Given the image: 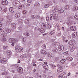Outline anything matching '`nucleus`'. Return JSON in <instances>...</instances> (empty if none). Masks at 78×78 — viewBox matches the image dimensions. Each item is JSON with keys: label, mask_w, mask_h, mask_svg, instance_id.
<instances>
[{"label": "nucleus", "mask_w": 78, "mask_h": 78, "mask_svg": "<svg viewBox=\"0 0 78 78\" xmlns=\"http://www.w3.org/2000/svg\"><path fill=\"white\" fill-rule=\"evenodd\" d=\"M16 50H18L19 52L20 53H22L23 51V48L20 46H17L15 47Z\"/></svg>", "instance_id": "obj_1"}, {"label": "nucleus", "mask_w": 78, "mask_h": 78, "mask_svg": "<svg viewBox=\"0 0 78 78\" xmlns=\"http://www.w3.org/2000/svg\"><path fill=\"white\" fill-rule=\"evenodd\" d=\"M9 43H12V42L16 43L19 41V39H18L15 38H10L9 40Z\"/></svg>", "instance_id": "obj_2"}, {"label": "nucleus", "mask_w": 78, "mask_h": 78, "mask_svg": "<svg viewBox=\"0 0 78 78\" xmlns=\"http://www.w3.org/2000/svg\"><path fill=\"white\" fill-rule=\"evenodd\" d=\"M57 66L58 67V68L57 70V72L58 73L62 72L63 71V67L62 66L59 65H57Z\"/></svg>", "instance_id": "obj_3"}, {"label": "nucleus", "mask_w": 78, "mask_h": 78, "mask_svg": "<svg viewBox=\"0 0 78 78\" xmlns=\"http://www.w3.org/2000/svg\"><path fill=\"white\" fill-rule=\"evenodd\" d=\"M7 59L5 58H3L1 59L0 60V62L1 64H5L7 63Z\"/></svg>", "instance_id": "obj_4"}, {"label": "nucleus", "mask_w": 78, "mask_h": 78, "mask_svg": "<svg viewBox=\"0 0 78 78\" xmlns=\"http://www.w3.org/2000/svg\"><path fill=\"white\" fill-rule=\"evenodd\" d=\"M35 30L36 31H38V30L41 33H44L45 32V30H44L43 28H37V27H35Z\"/></svg>", "instance_id": "obj_5"}, {"label": "nucleus", "mask_w": 78, "mask_h": 78, "mask_svg": "<svg viewBox=\"0 0 78 78\" xmlns=\"http://www.w3.org/2000/svg\"><path fill=\"white\" fill-rule=\"evenodd\" d=\"M17 71L19 73H23V69L22 67H19L18 68Z\"/></svg>", "instance_id": "obj_6"}, {"label": "nucleus", "mask_w": 78, "mask_h": 78, "mask_svg": "<svg viewBox=\"0 0 78 78\" xmlns=\"http://www.w3.org/2000/svg\"><path fill=\"white\" fill-rule=\"evenodd\" d=\"M58 49L60 51H66V50L64 49V46L62 45H60L58 47Z\"/></svg>", "instance_id": "obj_7"}, {"label": "nucleus", "mask_w": 78, "mask_h": 78, "mask_svg": "<svg viewBox=\"0 0 78 78\" xmlns=\"http://www.w3.org/2000/svg\"><path fill=\"white\" fill-rule=\"evenodd\" d=\"M2 5H6L8 4V1L6 0H2Z\"/></svg>", "instance_id": "obj_8"}, {"label": "nucleus", "mask_w": 78, "mask_h": 78, "mask_svg": "<svg viewBox=\"0 0 78 78\" xmlns=\"http://www.w3.org/2000/svg\"><path fill=\"white\" fill-rule=\"evenodd\" d=\"M67 20H69V21H73L74 19L73 18V17L70 16H68L67 19Z\"/></svg>", "instance_id": "obj_9"}, {"label": "nucleus", "mask_w": 78, "mask_h": 78, "mask_svg": "<svg viewBox=\"0 0 78 78\" xmlns=\"http://www.w3.org/2000/svg\"><path fill=\"white\" fill-rule=\"evenodd\" d=\"M70 29L72 31H76V26H72L70 27Z\"/></svg>", "instance_id": "obj_10"}, {"label": "nucleus", "mask_w": 78, "mask_h": 78, "mask_svg": "<svg viewBox=\"0 0 78 78\" xmlns=\"http://www.w3.org/2000/svg\"><path fill=\"white\" fill-rule=\"evenodd\" d=\"M73 23V21H69V22L67 23V24L69 26H70Z\"/></svg>", "instance_id": "obj_11"}, {"label": "nucleus", "mask_w": 78, "mask_h": 78, "mask_svg": "<svg viewBox=\"0 0 78 78\" xmlns=\"http://www.w3.org/2000/svg\"><path fill=\"white\" fill-rule=\"evenodd\" d=\"M46 65V66H45V64H43V67L44 68L45 70H48V65Z\"/></svg>", "instance_id": "obj_12"}, {"label": "nucleus", "mask_w": 78, "mask_h": 78, "mask_svg": "<svg viewBox=\"0 0 78 78\" xmlns=\"http://www.w3.org/2000/svg\"><path fill=\"white\" fill-rule=\"evenodd\" d=\"M12 27L13 28L16 29V24L14 23H12L11 24Z\"/></svg>", "instance_id": "obj_13"}, {"label": "nucleus", "mask_w": 78, "mask_h": 78, "mask_svg": "<svg viewBox=\"0 0 78 78\" xmlns=\"http://www.w3.org/2000/svg\"><path fill=\"white\" fill-rule=\"evenodd\" d=\"M58 15L57 14H55L54 15V16H53V19L54 20H56L58 18Z\"/></svg>", "instance_id": "obj_14"}, {"label": "nucleus", "mask_w": 78, "mask_h": 78, "mask_svg": "<svg viewBox=\"0 0 78 78\" xmlns=\"http://www.w3.org/2000/svg\"><path fill=\"white\" fill-rule=\"evenodd\" d=\"M76 36H77V32H75L73 34L72 36L73 38H75Z\"/></svg>", "instance_id": "obj_15"}, {"label": "nucleus", "mask_w": 78, "mask_h": 78, "mask_svg": "<svg viewBox=\"0 0 78 78\" xmlns=\"http://www.w3.org/2000/svg\"><path fill=\"white\" fill-rule=\"evenodd\" d=\"M7 53L8 56H9V57H10V56H11V54L12 53L11 51H8L7 52Z\"/></svg>", "instance_id": "obj_16"}, {"label": "nucleus", "mask_w": 78, "mask_h": 78, "mask_svg": "<svg viewBox=\"0 0 78 78\" xmlns=\"http://www.w3.org/2000/svg\"><path fill=\"white\" fill-rule=\"evenodd\" d=\"M1 37H6L7 36V33H4L2 34L1 35Z\"/></svg>", "instance_id": "obj_17"}, {"label": "nucleus", "mask_w": 78, "mask_h": 78, "mask_svg": "<svg viewBox=\"0 0 78 78\" xmlns=\"http://www.w3.org/2000/svg\"><path fill=\"white\" fill-rule=\"evenodd\" d=\"M20 16V14L19 13H17L15 15V17L16 18H19Z\"/></svg>", "instance_id": "obj_18"}, {"label": "nucleus", "mask_w": 78, "mask_h": 78, "mask_svg": "<svg viewBox=\"0 0 78 78\" xmlns=\"http://www.w3.org/2000/svg\"><path fill=\"white\" fill-rule=\"evenodd\" d=\"M66 59H63L60 60V62H61L62 64H65V63L66 62Z\"/></svg>", "instance_id": "obj_19"}, {"label": "nucleus", "mask_w": 78, "mask_h": 78, "mask_svg": "<svg viewBox=\"0 0 78 78\" xmlns=\"http://www.w3.org/2000/svg\"><path fill=\"white\" fill-rule=\"evenodd\" d=\"M47 55L49 58H51L52 57V54L50 52L48 53Z\"/></svg>", "instance_id": "obj_20"}, {"label": "nucleus", "mask_w": 78, "mask_h": 78, "mask_svg": "<svg viewBox=\"0 0 78 78\" xmlns=\"http://www.w3.org/2000/svg\"><path fill=\"white\" fill-rule=\"evenodd\" d=\"M6 32L7 33H11V29H6L5 30Z\"/></svg>", "instance_id": "obj_21"}, {"label": "nucleus", "mask_w": 78, "mask_h": 78, "mask_svg": "<svg viewBox=\"0 0 78 78\" xmlns=\"http://www.w3.org/2000/svg\"><path fill=\"white\" fill-rule=\"evenodd\" d=\"M56 27H57V29L58 30H60V26H59V24L57 23L56 25Z\"/></svg>", "instance_id": "obj_22"}, {"label": "nucleus", "mask_w": 78, "mask_h": 78, "mask_svg": "<svg viewBox=\"0 0 78 78\" xmlns=\"http://www.w3.org/2000/svg\"><path fill=\"white\" fill-rule=\"evenodd\" d=\"M8 74V73L6 72H2V75H7Z\"/></svg>", "instance_id": "obj_23"}, {"label": "nucleus", "mask_w": 78, "mask_h": 78, "mask_svg": "<svg viewBox=\"0 0 78 78\" xmlns=\"http://www.w3.org/2000/svg\"><path fill=\"white\" fill-rule=\"evenodd\" d=\"M74 46V45H73V44H70L69 46V48H73V47Z\"/></svg>", "instance_id": "obj_24"}, {"label": "nucleus", "mask_w": 78, "mask_h": 78, "mask_svg": "<svg viewBox=\"0 0 78 78\" xmlns=\"http://www.w3.org/2000/svg\"><path fill=\"white\" fill-rule=\"evenodd\" d=\"M66 59L68 61H72L73 60V58H72V57H68L66 58Z\"/></svg>", "instance_id": "obj_25"}, {"label": "nucleus", "mask_w": 78, "mask_h": 78, "mask_svg": "<svg viewBox=\"0 0 78 78\" xmlns=\"http://www.w3.org/2000/svg\"><path fill=\"white\" fill-rule=\"evenodd\" d=\"M58 12L60 14H62L64 12V10L63 9H60L58 11Z\"/></svg>", "instance_id": "obj_26"}, {"label": "nucleus", "mask_w": 78, "mask_h": 78, "mask_svg": "<svg viewBox=\"0 0 78 78\" xmlns=\"http://www.w3.org/2000/svg\"><path fill=\"white\" fill-rule=\"evenodd\" d=\"M78 9V8L77 7H74L73 9V11H77Z\"/></svg>", "instance_id": "obj_27"}, {"label": "nucleus", "mask_w": 78, "mask_h": 78, "mask_svg": "<svg viewBox=\"0 0 78 78\" xmlns=\"http://www.w3.org/2000/svg\"><path fill=\"white\" fill-rule=\"evenodd\" d=\"M41 26L42 28H45L46 27V25L44 23L41 24Z\"/></svg>", "instance_id": "obj_28"}, {"label": "nucleus", "mask_w": 78, "mask_h": 78, "mask_svg": "<svg viewBox=\"0 0 78 78\" xmlns=\"http://www.w3.org/2000/svg\"><path fill=\"white\" fill-rule=\"evenodd\" d=\"M5 29L3 28H0V33L4 32Z\"/></svg>", "instance_id": "obj_29"}, {"label": "nucleus", "mask_w": 78, "mask_h": 78, "mask_svg": "<svg viewBox=\"0 0 78 78\" xmlns=\"http://www.w3.org/2000/svg\"><path fill=\"white\" fill-rule=\"evenodd\" d=\"M22 41L23 42H26V41H27V37H23L22 39Z\"/></svg>", "instance_id": "obj_30"}, {"label": "nucleus", "mask_w": 78, "mask_h": 78, "mask_svg": "<svg viewBox=\"0 0 78 78\" xmlns=\"http://www.w3.org/2000/svg\"><path fill=\"white\" fill-rule=\"evenodd\" d=\"M13 8L12 7H11L9 9V11L10 12H14V10H13Z\"/></svg>", "instance_id": "obj_31"}, {"label": "nucleus", "mask_w": 78, "mask_h": 78, "mask_svg": "<svg viewBox=\"0 0 78 78\" xmlns=\"http://www.w3.org/2000/svg\"><path fill=\"white\" fill-rule=\"evenodd\" d=\"M69 8H70V6L69 5H66L65 7V9L66 10H67V9H69Z\"/></svg>", "instance_id": "obj_32"}, {"label": "nucleus", "mask_w": 78, "mask_h": 78, "mask_svg": "<svg viewBox=\"0 0 78 78\" xmlns=\"http://www.w3.org/2000/svg\"><path fill=\"white\" fill-rule=\"evenodd\" d=\"M63 54L66 55H68L69 54V52L68 51L65 52L63 53Z\"/></svg>", "instance_id": "obj_33"}, {"label": "nucleus", "mask_w": 78, "mask_h": 78, "mask_svg": "<svg viewBox=\"0 0 78 78\" xmlns=\"http://www.w3.org/2000/svg\"><path fill=\"white\" fill-rule=\"evenodd\" d=\"M55 33V30H53L52 31H51V32H50L49 33V34L51 35H53V34H54Z\"/></svg>", "instance_id": "obj_34"}, {"label": "nucleus", "mask_w": 78, "mask_h": 78, "mask_svg": "<svg viewBox=\"0 0 78 78\" xmlns=\"http://www.w3.org/2000/svg\"><path fill=\"white\" fill-rule=\"evenodd\" d=\"M75 41H74L73 40H71L69 41V43L70 44H74V43Z\"/></svg>", "instance_id": "obj_35"}, {"label": "nucleus", "mask_w": 78, "mask_h": 78, "mask_svg": "<svg viewBox=\"0 0 78 78\" xmlns=\"http://www.w3.org/2000/svg\"><path fill=\"white\" fill-rule=\"evenodd\" d=\"M58 45V43H54L52 44V45L53 47H55V46H56Z\"/></svg>", "instance_id": "obj_36"}, {"label": "nucleus", "mask_w": 78, "mask_h": 78, "mask_svg": "<svg viewBox=\"0 0 78 78\" xmlns=\"http://www.w3.org/2000/svg\"><path fill=\"white\" fill-rule=\"evenodd\" d=\"M23 7H24V5H21L19 7V9H22V8H23Z\"/></svg>", "instance_id": "obj_37"}, {"label": "nucleus", "mask_w": 78, "mask_h": 78, "mask_svg": "<svg viewBox=\"0 0 78 78\" xmlns=\"http://www.w3.org/2000/svg\"><path fill=\"white\" fill-rule=\"evenodd\" d=\"M53 15L52 14H51L50 15V20H52V19H53Z\"/></svg>", "instance_id": "obj_38"}, {"label": "nucleus", "mask_w": 78, "mask_h": 78, "mask_svg": "<svg viewBox=\"0 0 78 78\" xmlns=\"http://www.w3.org/2000/svg\"><path fill=\"white\" fill-rule=\"evenodd\" d=\"M34 5L35 6H39L40 5V4H39V3L38 2L34 4Z\"/></svg>", "instance_id": "obj_39"}, {"label": "nucleus", "mask_w": 78, "mask_h": 78, "mask_svg": "<svg viewBox=\"0 0 78 78\" xmlns=\"http://www.w3.org/2000/svg\"><path fill=\"white\" fill-rule=\"evenodd\" d=\"M41 53H42V54H44V53L46 54L47 53V52H46L44 50H42V51H41Z\"/></svg>", "instance_id": "obj_40"}, {"label": "nucleus", "mask_w": 78, "mask_h": 78, "mask_svg": "<svg viewBox=\"0 0 78 78\" xmlns=\"http://www.w3.org/2000/svg\"><path fill=\"white\" fill-rule=\"evenodd\" d=\"M25 35L26 36H29L30 34L28 33H25Z\"/></svg>", "instance_id": "obj_41"}, {"label": "nucleus", "mask_w": 78, "mask_h": 78, "mask_svg": "<svg viewBox=\"0 0 78 78\" xmlns=\"http://www.w3.org/2000/svg\"><path fill=\"white\" fill-rule=\"evenodd\" d=\"M18 22L19 23H21L22 22V20L21 19H19L18 20Z\"/></svg>", "instance_id": "obj_42"}, {"label": "nucleus", "mask_w": 78, "mask_h": 78, "mask_svg": "<svg viewBox=\"0 0 78 78\" xmlns=\"http://www.w3.org/2000/svg\"><path fill=\"white\" fill-rule=\"evenodd\" d=\"M25 22L26 23H28L29 22L28 21V19L25 20Z\"/></svg>", "instance_id": "obj_43"}, {"label": "nucleus", "mask_w": 78, "mask_h": 78, "mask_svg": "<svg viewBox=\"0 0 78 78\" xmlns=\"http://www.w3.org/2000/svg\"><path fill=\"white\" fill-rule=\"evenodd\" d=\"M48 29H50L51 28V25H48Z\"/></svg>", "instance_id": "obj_44"}, {"label": "nucleus", "mask_w": 78, "mask_h": 78, "mask_svg": "<svg viewBox=\"0 0 78 78\" xmlns=\"http://www.w3.org/2000/svg\"><path fill=\"white\" fill-rule=\"evenodd\" d=\"M52 67L54 69H56V66H55V65H53L52 66Z\"/></svg>", "instance_id": "obj_45"}, {"label": "nucleus", "mask_w": 78, "mask_h": 78, "mask_svg": "<svg viewBox=\"0 0 78 78\" xmlns=\"http://www.w3.org/2000/svg\"><path fill=\"white\" fill-rule=\"evenodd\" d=\"M2 70H5V69H6V68H5V66H2Z\"/></svg>", "instance_id": "obj_46"}, {"label": "nucleus", "mask_w": 78, "mask_h": 78, "mask_svg": "<svg viewBox=\"0 0 78 78\" xmlns=\"http://www.w3.org/2000/svg\"><path fill=\"white\" fill-rule=\"evenodd\" d=\"M42 48H44L45 49V48H46V46H45V44H43L42 46Z\"/></svg>", "instance_id": "obj_47"}, {"label": "nucleus", "mask_w": 78, "mask_h": 78, "mask_svg": "<svg viewBox=\"0 0 78 78\" xmlns=\"http://www.w3.org/2000/svg\"><path fill=\"white\" fill-rule=\"evenodd\" d=\"M74 18L75 19H76L77 20H78V16L76 15L74 16Z\"/></svg>", "instance_id": "obj_48"}, {"label": "nucleus", "mask_w": 78, "mask_h": 78, "mask_svg": "<svg viewBox=\"0 0 78 78\" xmlns=\"http://www.w3.org/2000/svg\"><path fill=\"white\" fill-rule=\"evenodd\" d=\"M53 51H58V49L56 48H55L53 50Z\"/></svg>", "instance_id": "obj_49"}, {"label": "nucleus", "mask_w": 78, "mask_h": 78, "mask_svg": "<svg viewBox=\"0 0 78 78\" xmlns=\"http://www.w3.org/2000/svg\"><path fill=\"white\" fill-rule=\"evenodd\" d=\"M22 57L23 58H26V55L25 54H23V55Z\"/></svg>", "instance_id": "obj_50"}, {"label": "nucleus", "mask_w": 78, "mask_h": 78, "mask_svg": "<svg viewBox=\"0 0 78 78\" xmlns=\"http://www.w3.org/2000/svg\"><path fill=\"white\" fill-rule=\"evenodd\" d=\"M23 14H26V13H27V11L26 10H23Z\"/></svg>", "instance_id": "obj_51"}, {"label": "nucleus", "mask_w": 78, "mask_h": 78, "mask_svg": "<svg viewBox=\"0 0 78 78\" xmlns=\"http://www.w3.org/2000/svg\"><path fill=\"white\" fill-rule=\"evenodd\" d=\"M27 2L29 3H31V2H32V1L31 0H27Z\"/></svg>", "instance_id": "obj_52"}, {"label": "nucleus", "mask_w": 78, "mask_h": 78, "mask_svg": "<svg viewBox=\"0 0 78 78\" xmlns=\"http://www.w3.org/2000/svg\"><path fill=\"white\" fill-rule=\"evenodd\" d=\"M49 5L46 4L44 6V8H48V7H49Z\"/></svg>", "instance_id": "obj_53"}, {"label": "nucleus", "mask_w": 78, "mask_h": 78, "mask_svg": "<svg viewBox=\"0 0 78 78\" xmlns=\"http://www.w3.org/2000/svg\"><path fill=\"white\" fill-rule=\"evenodd\" d=\"M46 20L47 21H49V17L48 16H47L46 18Z\"/></svg>", "instance_id": "obj_54"}, {"label": "nucleus", "mask_w": 78, "mask_h": 78, "mask_svg": "<svg viewBox=\"0 0 78 78\" xmlns=\"http://www.w3.org/2000/svg\"><path fill=\"white\" fill-rule=\"evenodd\" d=\"M38 73H35L34 74V76H38Z\"/></svg>", "instance_id": "obj_55"}, {"label": "nucleus", "mask_w": 78, "mask_h": 78, "mask_svg": "<svg viewBox=\"0 0 78 78\" xmlns=\"http://www.w3.org/2000/svg\"><path fill=\"white\" fill-rule=\"evenodd\" d=\"M3 48L5 50H6V49L7 48V46H3Z\"/></svg>", "instance_id": "obj_56"}, {"label": "nucleus", "mask_w": 78, "mask_h": 78, "mask_svg": "<svg viewBox=\"0 0 78 78\" xmlns=\"http://www.w3.org/2000/svg\"><path fill=\"white\" fill-rule=\"evenodd\" d=\"M58 36V37H59V36H61V33H58V35H57Z\"/></svg>", "instance_id": "obj_57"}, {"label": "nucleus", "mask_w": 78, "mask_h": 78, "mask_svg": "<svg viewBox=\"0 0 78 78\" xmlns=\"http://www.w3.org/2000/svg\"><path fill=\"white\" fill-rule=\"evenodd\" d=\"M55 59L56 61H58V60H59V58L56 57L55 58Z\"/></svg>", "instance_id": "obj_58"}, {"label": "nucleus", "mask_w": 78, "mask_h": 78, "mask_svg": "<svg viewBox=\"0 0 78 78\" xmlns=\"http://www.w3.org/2000/svg\"><path fill=\"white\" fill-rule=\"evenodd\" d=\"M52 12H56V10L55 9H54L52 10Z\"/></svg>", "instance_id": "obj_59"}, {"label": "nucleus", "mask_w": 78, "mask_h": 78, "mask_svg": "<svg viewBox=\"0 0 78 78\" xmlns=\"http://www.w3.org/2000/svg\"><path fill=\"white\" fill-rule=\"evenodd\" d=\"M62 39L63 41L64 42L65 41V39H66V37H63Z\"/></svg>", "instance_id": "obj_60"}, {"label": "nucleus", "mask_w": 78, "mask_h": 78, "mask_svg": "<svg viewBox=\"0 0 78 78\" xmlns=\"http://www.w3.org/2000/svg\"><path fill=\"white\" fill-rule=\"evenodd\" d=\"M37 78H42V76L41 75H39L37 76Z\"/></svg>", "instance_id": "obj_61"}, {"label": "nucleus", "mask_w": 78, "mask_h": 78, "mask_svg": "<svg viewBox=\"0 0 78 78\" xmlns=\"http://www.w3.org/2000/svg\"><path fill=\"white\" fill-rule=\"evenodd\" d=\"M18 30L20 31V30H22V27H19L18 28Z\"/></svg>", "instance_id": "obj_62"}, {"label": "nucleus", "mask_w": 78, "mask_h": 78, "mask_svg": "<svg viewBox=\"0 0 78 78\" xmlns=\"http://www.w3.org/2000/svg\"><path fill=\"white\" fill-rule=\"evenodd\" d=\"M59 77L58 78H62V77H63V76L62 75H61V76L59 75Z\"/></svg>", "instance_id": "obj_63"}, {"label": "nucleus", "mask_w": 78, "mask_h": 78, "mask_svg": "<svg viewBox=\"0 0 78 78\" xmlns=\"http://www.w3.org/2000/svg\"><path fill=\"white\" fill-rule=\"evenodd\" d=\"M53 78V76H50L48 77V78Z\"/></svg>", "instance_id": "obj_64"}]
</instances>
